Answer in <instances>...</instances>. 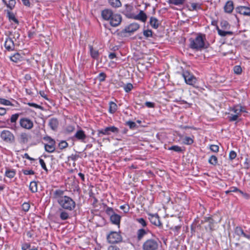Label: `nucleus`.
<instances>
[{
    "label": "nucleus",
    "instance_id": "obj_8",
    "mask_svg": "<svg viewBox=\"0 0 250 250\" xmlns=\"http://www.w3.org/2000/svg\"><path fill=\"white\" fill-rule=\"evenodd\" d=\"M20 125L23 128L30 130L33 127V122L27 118H22L20 120Z\"/></svg>",
    "mask_w": 250,
    "mask_h": 250
},
{
    "label": "nucleus",
    "instance_id": "obj_29",
    "mask_svg": "<svg viewBox=\"0 0 250 250\" xmlns=\"http://www.w3.org/2000/svg\"><path fill=\"white\" fill-rule=\"evenodd\" d=\"M16 175V170L14 169L6 168L5 176L9 178H13Z\"/></svg>",
    "mask_w": 250,
    "mask_h": 250
},
{
    "label": "nucleus",
    "instance_id": "obj_50",
    "mask_svg": "<svg viewBox=\"0 0 250 250\" xmlns=\"http://www.w3.org/2000/svg\"><path fill=\"white\" fill-rule=\"evenodd\" d=\"M143 34L146 38L152 37V31L151 30H144Z\"/></svg>",
    "mask_w": 250,
    "mask_h": 250
},
{
    "label": "nucleus",
    "instance_id": "obj_57",
    "mask_svg": "<svg viewBox=\"0 0 250 250\" xmlns=\"http://www.w3.org/2000/svg\"><path fill=\"white\" fill-rule=\"evenodd\" d=\"M236 157V153L233 151L231 150L229 154V159L231 160L234 159Z\"/></svg>",
    "mask_w": 250,
    "mask_h": 250
},
{
    "label": "nucleus",
    "instance_id": "obj_1",
    "mask_svg": "<svg viewBox=\"0 0 250 250\" xmlns=\"http://www.w3.org/2000/svg\"><path fill=\"white\" fill-rule=\"evenodd\" d=\"M52 198L56 200L61 208L71 211L76 208V203L69 196L64 195L65 191L61 189L52 190Z\"/></svg>",
    "mask_w": 250,
    "mask_h": 250
},
{
    "label": "nucleus",
    "instance_id": "obj_44",
    "mask_svg": "<svg viewBox=\"0 0 250 250\" xmlns=\"http://www.w3.org/2000/svg\"><path fill=\"white\" fill-rule=\"evenodd\" d=\"M133 87V85L131 83H128L125 85L124 89L126 92L128 93L132 89Z\"/></svg>",
    "mask_w": 250,
    "mask_h": 250
},
{
    "label": "nucleus",
    "instance_id": "obj_14",
    "mask_svg": "<svg viewBox=\"0 0 250 250\" xmlns=\"http://www.w3.org/2000/svg\"><path fill=\"white\" fill-rule=\"evenodd\" d=\"M236 11L246 16L250 17V7L239 6L235 8Z\"/></svg>",
    "mask_w": 250,
    "mask_h": 250
},
{
    "label": "nucleus",
    "instance_id": "obj_52",
    "mask_svg": "<svg viewBox=\"0 0 250 250\" xmlns=\"http://www.w3.org/2000/svg\"><path fill=\"white\" fill-rule=\"evenodd\" d=\"M16 4V1L15 0H9V3L7 4V7L9 8L11 10H12Z\"/></svg>",
    "mask_w": 250,
    "mask_h": 250
},
{
    "label": "nucleus",
    "instance_id": "obj_26",
    "mask_svg": "<svg viewBox=\"0 0 250 250\" xmlns=\"http://www.w3.org/2000/svg\"><path fill=\"white\" fill-rule=\"evenodd\" d=\"M28 135L27 133L22 132L20 135L19 142L21 144H26L28 142Z\"/></svg>",
    "mask_w": 250,
    "mask_h": 250
},
{
    "label": "nucleus",
    "instance_id": "obj_17",
    "mask_svg": "<svg viewBox=\"0 0 250 250\" xmlns=\"http://www.w3.org/2000/svg\"><path fill=\"white\" fill-rule=\"evenodd\" d=\"M113 14L112 10L110 9H105L101 12L102 17L105 21H109Z\"/></svg>",
    "mask_w": 250,
    "mask_h": 250
},
{
    "label": "nucleus",
    "instance_id": "obj_51",
    "mask_svg": "<svg viewBox=\"0 0 250 250\" xmlns=\"http://www.w3.org/2000/svg\"><path fill=\"white\" fill-rule=\"evenodd\" d=\"M221 27L224 29H227L229 28L230 25L228 21H224L221 22Z\"/></svg>",
    "mask_w": 250,
    "mask_h": 250
},
{
    "label": "nucleus",
    "instance_id": "obj_40",
    "mask_svg": "<svg viewBox=\"0 0 250 250\" xmlns=\"http://www.w3.org/2000/svg\"><path fill=\"white\" fill-rule=\"evenodd\" d=\"M239 116L236 114H233L232 113H229V115L228 116V119L230 122H233L236 121Z\"/></svg>",
    "mask_w": 250,
    "mask_h": 250
},
{
    "label": "nucleus",
    "instance_id": "obj_60",
    "mask_svg": "<svg viewBox=\"0 0 250 250\" xmlns=\"http://www.w3.org/2000/svg\"><path fill=\"white\" fill-rule=\"evenodd\" d=\"M23 173L24 174V175H33L35 173V172L32 170V169H30V170H23Z\"/></svg>",
    "mask_w": 250,
    "mask_h": 250
},
{
    "label": "nucleus",
    "instance_id": "obj_31",
    "mask_svg": "<svg viewBox=\"0 0 250 250\" xmlns=\"http://www.w3.org/2000/svg\"><path fill=\"white\" fill-rule=\"evenodd\" d=\"M109 112L111 114L114 113L117 110V104L113 102H110L109 103Z\"/></svg>",
    "mask_w": 250,
    "mask_h": 250
},
{
    "label": "nucleus",
    "instance_id": "obj_42",
    "mask_svg": "<svg viewBox=\"0 0 250 250\" xmlns=\"http://www.w3.org/2000/svg\"><path fill=\"white\" fill-rule=\"evenodd\" d=\"M0 104L5 105H13L11 102L5 99L0 98Z\"/></svg>",
    "mask_w": 250,
    "mask_h": 250
},
{
    "label": "nucleus",
    "instance_id": "obj_24",
    "mask_svg": "<svg viewBox=\"0 0 250 250\" xmlns=\"http://www.w3.org/2000/svg\"><path fill=\"white\" fill-rule=\"evenodd\" d=\"M48 125L53 130H55L59 125L58 120L56 118H51L49 121Z\"/></svg>",
    "mask_w": 250,
    "mask_h": 250
},
{
    "label": "nucleus",
    "instance_id": "obj_58",
    "mask_svg": "<svg viewBox=\"0 0 250 250\" xmlns=\"http://www.w3.org/2000/svg\"><path fill=\"white\" fill-rule=\"evenodd\" d=\"M43 140L48 142V144L55 142V140L48 136H44Z\"/></svg>",
    "mask_w": 250,
    "mask_h": 250
},
{
    "label": "nucleus",
    "instance_id": "obj_7",
    "mask_svg": "<svg viewBox=\"0 0 250 250\" xmlns=\"http://www.w3.org/2000/svg\"><path fill=\"white\" fill-rule=\"evenodd\" d=\"M98 132V136L101 137L102 135H109L111 132L118 133L119 132V129L115 126H110L106 127L104 129L99 130Z\"/></svg>",
    "mask_w": 250,
    "mask_h": 250
},
{
    "label": "nucleus",
    "instance_id": "obj_34",
    "mask_svg": "<svg viewBox=\"0 0 250 250\" xmlns=\"http://www.w3.org/2000/svg\"><path fill=\"white\" fill-rule=\"evenodd\" d=\"M7 17H8L9 21H13L16 24L19 23V21L16 18L15 15L13 13L9 11H7Z\"/></svg>",
    "mask_w": 250,
    "mask_h": 250
},
{
    "label": "nucleus",
    "instance_id": "obj_45",
    "mask_svg": "<svg viewBox=\"0 0 250 250\" xmlns=\"http://www.w3.org/2000/svg\"><path fill=\"white\" fill-rule=\"evenodd\" d=\"M68 146V143L65 141H62L59 144V147L61 149L66 148Z\"/></svg>",
    "mask_w": 250,
    "mask_h": 250
},
{
    "label": "nucleus",
    "instance_id": "obj_61",
    "mask_svg": "<svg viewBox=\"0 0 250 250\" xmlns=\"http://www.w3.org/2000/svg\"><path fill=\"white\" fill-rule=\"evenodd\" d=\"M145 104L148 108H153L155 107V104L150 102H146Z\"/></svg>",
    "mask_w": 250,
    "mask_h": 250
},
{
    "label": "nucleus",
    "instance_id": "obj_10",
    "mask_svg": "<svg viewBox=\"0 0 250 250\" xmlns=\"http://www.w3.org/2000/svg\"><path fill=\"white\" fill-rule=\"evenodd\" d=\"M133 7L130 4H126L125 5V9L122 12L126 18L129 19H132L134 14L132 12Z\"/></svg>",
    "mask_w": 250,
    "mask_h": 250
},
{
    "label": "nucleus",
    "instance_id": "obj_33",
    "mask_svg": "<svg viewBox=\"0 0 250 250\" xmlns=\"http://www.w3.org/2000/svg\"><path fill=\"white\" fill-rule=\"evenodd\" d=\"M29 188L31 191L33 193L37 192L38 183L36 181L31 182L29 186Z\"/></svg>",
    "mask_w": 250,
    "mask_h": 250
},
{
    "label": "nucleus",
    "instance_id": "obj_49",
    "mask_svg": "<svg viewBox=\"0 0 250 250\" xmlns=\"http://www.w3.org/2000/svg\"><path fill=\"white\" fill-rule=\"evenodd\" d=\"M106 77V74L104 73L101 72L99 74L97 78L100 82H102L105 81Z\"/></svg>",
    "mask_w": 250,
    "mask_h": 250
},
{
    "label": "nucleus",
    "instance_id": "obj_9",
    "mask_svg": "<svg viewBox=\"0 0 250 250\" xmlns=\"http://www.w3.org/2000/svg\"><path fill=\"white\" fill-rule=\"evenodd\" d=\"M19 117V114L16 113L12 115L9 120L7 121V124L10 125V128L13 130H16L18 126L17 125V121Z\"/></svg>",
    "mask_w": 250,
    "mask_h": 250
},
{
    "label": "nucleus",
    "instance_id": "obj_48",
    "mask_svg": "<svg viewBox=\"0 0 250 250\" xmlns=\"http://www.w3.org/2000/svg\"><path fill=\"white\" fill-rule=\"evenodd\" d=\"M243 230L241 227H236L235 229L234 232L237 235L240 237L242 236V233L243 232Z\"/></svg>",
    "mask_w": 250,
    "mask_h": 250
},
{
    "label": "nucleus",
    "instance_id": "obj_25",
    "mask_svg": "<svg viewBox=\"0 0 250 250\" xmlns=\"http://www.w3.org/2000/svg\"><path fill=\"white\" fill-rule=\"evenodd\" d=\"M44 148L46 151L52 153L55 150V142L49 144H44Z\"/></svg>",
    "mask_w": 250,
    "mask_h": 250
},
{
    "label": "nucleus",
    "instance_id": "obj_27",
    "mask_svg": "<svg viewBox=\"0 0 250 250\" xmlns=\"http://www.w3.org/2000/svg\"><path fill=\"white\" fill-rule=\"evenodd\" d=\"M149 23L154 29H157L160 25V22L158 19L153 17H150Z\"/></svg>",
    "mask_w": 250,
    "mask_h": 250
},
{
    "label": "nucleus",
    "instance_id": "obj_6",
    "mask_svg": "<svg viewBox=\"0 0 250 250\" xmlns=\"http://www.w3.org/2000/svg\"><path fill=\"white\" fill-rule=\"evenodd\" d=\"M0 137L5 142L13 143L15 141V137L13 134L9 130H3L1 132Z\"/></svg>",
    "mask_w": 250,
    "mask_h": 250
},
{
    "label": "nucleus",
    "instance_id": "obj_64",
    "mask_svg": "<svg viewBox=\"0 0 250 250\" xmlns=\"http://www.w3.org/2000/svg\"><path fill=\"white\" fill-rule=\"evenodd\" d=\"M244 165H245V167L247 168H249L250 167V161L248 158H246L245 159Z\"/></svg>",
    "mask_w": 250,
    "mask_h": 250
},
{
    "label": "nucleus",
    "instance_id": "obj_47",
    "mask_svg": "<svg viewBox=\"0 0 250 250\" xmlns=\"http://www.w3.org/2000/svg\"><path fill=\"white\" fill-rule=\"evenodd\" d=\"M105 211L107 215L110 216V217L112 215V214H114L115 213L113 208L109 207H107L106 208Z\"/></svg>",
    "mask_w": 250,
    "mask_h": 250
},
{
    "label": "nucleus",
    "instance_id": "obj_3",
    "mask_svg": "<svg viewBox=\"0 0 250 250\" xmlns=\"http://www.w3.org/2000/svg\"><path fill=\"white\" fill-rule=\"evenodd\" d=\"M107 241L111 244H115L122 241V237L120 232L111 231L107 236Z\"/></svg>",
    "mask_w": 250,
    "mask_h": 250
},
{
    "label": "nucleus",
    "instance_id": "obj_36",
    "mask_svg": "<svg viewBox=\"0 0 250 250\" xmlns=\"http://www.w3.org/2000/svg\"><path fill=\"white\" fill-rule=\"evenodd\" d=\"M185 0H168V2L169 4L174 5H180L184 3Z\"/></svg>",
    "mask_w": 250,
    "mask_h": 250
},
{
    "label": "nucleus",
    "instance_id": "obj_21",
    "mask_svg": "<svg viewBox=\"0 0 250 250\" xmlns=\"http://www.w3.org/2000/svg\"><path fill=\"white\" fill-rule=\"evenodd\" d=\"M59 211L60 213L59 216L61 220H66L70 218L69 214L68 212V211H69V210H66L60 208L59 209Z\"/></svg>",
    "mask_w": 250,
    "mask_h": 250
},
{
    "label": "nucleus",
    "instance_id": "obj_37",
    "mask_svg": "<svg viewBox=\"0 0 250 250\" xmlns=\"http://www.w3.org/2000/svg\"><path fill=\"white\" fill-rule=\"evenodd\" d=\"M230 111L233 112V114H236L238 116L241 115V109H239V105L234 106Z\"/></svg>",
    "mask_w": 250,
    "mask_h": 250
},
{
    "label": "nucleus",
    "instance_id": "obj_19",
    "mask_svg": "<svg viewBox=\"0 0 250 250\" xmlns=\"http://www.w3.org/2000/svg\"><path fill=\"white\" fill-rule=\"evenodd\" d=\"M88 47L90 51V55L91 58L93 59L98 60L100 56V53L98 50L94 49L92 45L89 44Z\"/></svg>",
    "mask_w": 250,
    "mask_h": 250
},
{
    "label": "nucleus",
    "instance_id": "obj_41",
    "mask_svg": "<svg viewBox=\"0 0 250 250\" xmlns=\"http://www.w3.org/2000/svg\"><path fill=\"white\" fill-rule=\"evenodd\" d=\"M185 145H190L193 143V140L189 137H186L183 140Z\"/></svg>",
    "mask_w": 250,
    "mask_h": 250
},
{
    "label": "nucleus",
    "instance_id": "obj_13",
    "mask_svg": "<svg viewBox=\"0 0 250 250\" xmlns=\"http://www.w3.org/2000/svg\"><path fill=\"white\" fill-rule=\"evenodd\" d=\"M148 216V219L152 224L158 227L162 226V224L160 221V217L158 216V214H149Z\"/></svg>",
    "mask_w": 250,
    "mask_h": 250
},
{
    "label": "nucleus",
    "instance_id": "obj_55",
    "mask_svg": "<svg viewBox=\"0 0 250 250\" xmlns=\"http://www.w3.org/2000/svg\"><path fill=\"white\" fill-rule=\"evenodd\" d=\"M137 221L143 227H146V223L145 220L144 218H141L137 219Z\"/></svg>",
    "mask_w": 250,
    "mask_h": 250
},
{
    "label": "nucleus",
    "instance_id": "obj_4",
    "mask_svg": "<svg viewBox=\"0 0 250 250\" xmlns=\"http://www.w3.org/2000/svg\"><path fill=\"white\" fill-rule=\"evenodd\" d=\"M142 248L143 250H157L158 243L153 239H149L144 243Z\"/></svg>",
    "mask_w": 250,
    "mask_h": 250
},
{
    "label": "nucleus",
    "instance_id": "obj_2",
    "mask_svg": "<svg viewBox=\"0 0 250 250\" xmlns=\"http://www.w3.org/2000/svg\"><path fill=\"white\" fill-rule=\"evenodd\" d=\"M206 40L205 35L199 33L195 39H189V47L196 50H201L202 49L206 48L208 46L205 44Z\"/></svg>",
    "mask_w": 250,
    "mask_h": 250
},
{
    "label": "nucleus",
    "instance_id": "obj_28",
    "mask_svg": "<svg viewBox=\"0 0 250 250\" xmlns=\"http://www.w3.org/2000/svg\"><path fill=\"white\" fill-rule=\"evenodd\" d=\"M147 234V231L144 229H140L137 232V238L138 241H141Z\"/></svg>",
    "mask_w": 250,
    "mask_h": 250
},
{
    "label": "nucleus",
    "instance_id": "obj_39",
    "mask_svg": "<svg viewBox=\"0 0 250 250\" xmlns=\"http://www.w3.org/2000/svg\"><path fill=\"white\" fill-rule=\"evenodd\" d=\"M168 150H173L177 152H181L183 151L182 148L178 146H172L168 148Z\"/></svg>",
    "mask_w": 250,
    "mask_h": 250
},
{
    "label": "nucleus",
    "instance_id": "obj_63",
    "mask_svg": "<svg viewBox=\"0 0 250 250\" xmlns=\"http://www.w3.org/2000/svg\"><path fill=\"white\" fill-rule=\"evenodd\" d=\"M75 129V127L74 126H72V125H68L66 127V131L68 133H70V132H72V131H73Z\"/></svg>",
    "mask_w": 250,
    "mask_h": 250
},
{
    "label": "nucleus",
    "instance_id": "obj_43",
    "mask_svg": "<svg viewBox=\"0 0 250 250\" xmlns=\"http://www.w3.org/2000/svg\"><path fill=\"white\" fill-rule=\"evenodd\" d=\"M125 125L129 126L131 129L136 128L137 125L136 123L131 121H128L125 123Z\"/></svg>",
    "mask_w": 250,
    "mask_h": 250
},
{
    "label": "nucleus",
    "instance_id": "obj_46",
    "mask_svg": "<svg viewBox=\"0 0 250 250\" xmlns=\"http://www.w3.org/2000/svg\"><path fill=\"white\" fill-rule=\"evenodd\" d=\"M233 71L235 74L239 75L242 73V68L240 65H236L233 67Z\"/></svg>",
    "mask_w": 250,
    "mask_h": 250
},
{
    "label": "nucleus",
    "instance_id": "obj_23",
    "mask_svg": "<svg viewBox=\"0 0 250 250\" xmlns=\"http://www.w3.org/2000/svg\"><path fill=\"white\" fill-rule=\"evenodd\" d=\"M205 222L208 223V228L210 232L215 230L214 224L216 223L215 221L211 217H206L205 218Z\"/></svg>",
    "mask_w": 250,
    "mask_h": 250
},
{
    "label": "nucleus",
    "instance_id": "obj_30",
    "mask_svg": "<svg viewBox=\"0 0 250 250\" xmlns=\"http://www.w3.org/2000/svg\"><path fill=\"white\" fill-rule=\"evenodd\" d=\"M110 5L113 8H119L122 6L120 0H108Z\"/></svg>",
    "mask_w": 250,
    "mask_h": 250
},
{
    "label": "nucleus",
    "instance_id": "obj_15",
    "mask_svg": "<svg viewBox=\"0 0 250 250\" xmlns=\"http://www.w3.org/2000/svg\"><path fill=\"white\" fill-rule=\"evenodd\" d=\"M112 19L110 21V24L113 27L118 26L121 22L122 18V16L118 14H114Z\"/></svg>",
    "mask_w": 250,
    "mask_h": 250
},
{
    "label": "nucleus",
    "instance_id": "obj_56",
    "mask_svg": "<svg viewBox=\"0 0 250 250\" xmlns=\"http://www.w3.org/2000/svg\"><path fill=\"white\" fill-rule=\"evenodd\" d=\"M210 149L214 152H217L219 150V146L217 145H211L210 146Z\"/></svg>",
    "mask_w": 250,
    "mask_h": 250
},
{
    "label": "nucleus",
    "instance_id": "obj_62",
    "mask_svg": "<svg viewBox=\"0 0 250 250\" xmlns=\"http://www.w3.org/2000/svg\"><path fill=\"white\" fill-rule=\"evenodd\" d=\"M28 105H29L30 106H32L36 108H42V106L40 105H38L35 103H28Z\"/></svg>",
    "mask_w": 250,
    "mask_h": 250
},
{
    "label": "nucleus",
    "instance_id": "obj_11",
    "mask_svg": "<svg viewBox=\"0 0 250 250\" xmlns=\"http://www.w3.org/2000/svg\"><path fill=\"white\" fill-rule=\"evenodd\" d=\"M140 27V25L136 22L130 24L122 31V33H132L137 31Z\"/></svg>",
    "mask_w": 250,
    "mask_h": 250
},
{
    "label": "nucleus",
    "instance_id": "obj_16",
    "mask_svg": "<svg viewBox=\"0 0 250 250\" xmlns=\"http://www.w3.org/2000/svg\"><path fill=\"white\" fill-rule=\"evenodd\" d=\"M4 47L8 51H13L15 49V44L11 38H7L4 42Z\"/></svg>",
    "mask_w": 250,
    "mask_h": 250
},
{
    "label": "nucleus",
    "instance_id": "obj_5",
    "mask_svg": "<svg viewBox=\"0 0 250 250\" xmlns=\"http://www.w3.org/2000/svg\"><path fill=\"white\" fill-rule=\"evenodd\" d=\"M182 76L187 84L193 85L196 83V79L195 77L188 71L183 70L182 72Z\"/></svg>",
    "mask_w": 250,
    "mask_h": 250
},
{
    "label": "nucleus",
    "instance_id": "obj_18",
    "mask_svg": "<svg viewBox=\"0 0 250 250\" xmlns=\"http://www.w3.org/2000/svg\"><path fill=\"white\" fill-rule=\"evenodd\" d=\"M147 16L146 14L142 10H140L139 13L137 15H135L134 14V15L132 18V19L140 21L142 22H146L147 20Z\"/></svg>",
    "mask_w": 250,
    "mask_h": 250
},
{
    "label": "nucleus",
    "instance_id": "obj_53",
    "mask_svg": "<svg viewBox=\"0 0 250 250\" xmlns=\"http://www.w3.org/2000/svg\"><path fill=\"white\" fill-rule=\"evenodd\" d=\"M30 206L28 203H24L22 205V209L24 211H28L30 208Z\"/></svg>",
    "mask_w": 250,
    "mask_h": 250
},
{
    "label": "nucleus",
    "instance_id": "obj_20",
    "mask_svg": "<svg viewBox=\"0 0 250 250\" xmlns=\"http://www.w3.org/2000/svg\"><path fill=\"white\" fill-rule=\"evenodd\" d=\"M224 9L226 13H231L234 9L233 1L232 0L228 1L225 4Z\"/></svg>",
    "mask_w": 250,
    "mask_h": 250
},
{
    "label": "nucleus",
    "instance_id": "obj_54",
    "mask_svg": "<svg viewBox=\"0 0 250 250\" xmlns=\"http://www.w3.org/2000/svg\"><path fill=\"white\" fill-rule=\"evenodd\" d=\"M39 162H40V164L42 167L46 171V172H47L48 171V169L46 167V165H45V163L44 161V160L42 159H41L40 158L39 159Z\"/></svg>",
    "mask_w": 250,
    "mask_h": 250
},
{
    "label": "nucleus",
    "instance_id": "obj_35",
    "mask_svg": "<svg viewBox=\"0 0 250 250\" xmlns=\"http://www.w3.org/2000/svg\"><path fill=\"white\" fill-rule=\"evenodd\" d=\"M217 31L218 34L221 37H225L227 35H232L233 34L232 31H226L219 28H217Z\"/></svg>",
    "mask_w": 250,
    "mask_h": 250
},
{
    "label": "nucleus",
    "instance_id": "obj_22",
    "mask_svg": "<svg viewBox=\"0 0 250 250\" xmlns=\"http://www.w3.org/2000/svg\"><path fill=\"white\" fill-rule=\"evenodd\" d=\"M110 220L112 224L118 225L119 227L121 221V216L119 215L116 213L112 214L110 217Z\"/></svg>",
    "mask_w": 250,
    "mask_h": 250
},
{
    "label": "nucleus",
    "instance_id": "obj_38",
    "mask_svg": "<svg viewBox=\"0 0 250 250\" xmlns=\"http://www.w3.org/2000/svg\"><path fill=\"white\" fill-rule=\"evenodd\" d=\"M217 162V158L214 155H211L208 159V163L213 166L216 165Z\"/></svg>",
    "mask_w": 250,
    "mask_h": 250
},
{
    "label": "nucleus",
    "instance_id": "obj_12",
    "mask_svg": "<svg viewBox=\"0 0 250 250\" xmlns=\"http://www.w3.org/2000/svg\"><path fill=\"white\" fill-rule=\"evenodd\" d=\"M74 138L81 142L84 143L87 142L86 139H87V136L85 134L84 131L82 129L77 130L74 136Z\"/></svg>",
    "mask_w": 250,
    "mask_h": 250
},
{
    "label": "nucleus",
    "instance_id": "obj_32",
    "mask_svg": "<svg viewBox=\"0 0 250 250\" xmlns=\"http://www.w3.org/2000/svg\"><path fill=\"white\" fill-rule=\"evenodd\" d=\"M22 57L19 53H16L10 57L12 61L17 62L22 60Z\"/></svg>",
    "mask_w": 250,
    "mask_h": 250
},
{
    "label": "nucleus",
    "instance_id": "obj_59",
    "mask_svg": "<svg viewBox=\"0 0 250 250\" xmlns=\"http://www.w3.org/2000/svg\"><path fill=\"white\" fill-rule=\"evenodd\" d=\"M120 208L122 210H124V211L125 212V213H127L129 211V207L128 205H122L121 206H120Z\"/></svg>",
    "mask_w": 250,
    "mask_h": 250
}]
</instances>
